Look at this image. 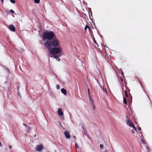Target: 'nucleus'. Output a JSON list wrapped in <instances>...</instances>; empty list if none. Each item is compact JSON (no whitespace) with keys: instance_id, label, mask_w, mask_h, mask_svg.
Listing matches in <instances>:
<instances>
[{"instance_id":"f257e3e1","label":"nucleus","mask_w":152,"mask_h":152,"mask_svg":"<svg viewBox=\"0 0 152 152\" xmlns=\"http://www.w3.org/2000/svg\"><path fill=\"white\" fill-rule=\"evenodd\" d=\"M60 43L59 40L56 37L51 40H47L45 43V47L48 49L52 48V46L56 47L59 46Z\"/></svg>"},{"instance_id":"f03ea898","label":"nucleus","mask_w":152,"mask_h":152,"mask_svg":"<svg viewBox=\"0 0 152 152\" xmlns=\"http://www.w3.org/2000/svg\"><path fill=\"white\" fill-rule=\"evenodd\" d=\"M56 37V36L53 32L46 31L43 34L42 39L43 40L47 39L48 40H51Z\"/></svg>"},{"instance_id":"7ed1b4c3","label":"nucleus","mask_w":152,"mask_h":152,"mask_svg":"<svg viewBox=\"0 0 152 152\" xmlns=\"http://www.w3.org/2000/svg\"><path fill=\"white\" fill-rule=\"evenodd\" d=\"M126 88V90L125 91V97L124 98L123 102L124 103L126 104L127 103V100L128 102L130 103L132 102V98L129 93L130 89L127 87Z\"/></svg>"},{"instance_id":"20e7f679","label":"nucleus","mask_w":152,"mask_h":152,"mask_svg":"<svg viewBox=\"0 0 152 152\" xmlns=\"http://www.w3.org/2000/svg\"><path fill=\"white\" fill-rule=\"evenodd\" d=\"M48 50H49L50 53L52 56L56 55L60 53L62 50V49L61 47L52 48Z\"/></svg>"},{"instance_id":"39448f33","label":"nucleus","mask_w":152,"mask_h":152,"mask_svg":"<svg viewBox=\"0 0 152 152\" xmlns=\"http://www.w3.org/2000/svg\"><path fill=\"white\" fill-rule=\"evenodd\" d=\"M126 124L129 126L130 127H133L135 131H137V130L135 128V127L134 126L133 123H132L131 120L129 119H127V121L126 122Z\"/></svg>"},{"instance_id":"423d86ee","label":"nucleus","mask_w":152,"mask_h":152,"mask_svg":"<svg viewBox=\"0 0 152 152\" xmlns=\"http://www.w3.org/2000/svg\"><path fill=\"white\" fill-rule=\"evenodd\" d=\"M43 146L42 144L37 145L35 148V150L37 151L41 152L43 149Z\"/></svg>"},{"instance_id":"0eeeda50","label":"nucleus","mask_w":152,"mask_h":152,"mask_svg":"<svg viewBox=\"0 0 152 152\" xmlns=\"http://www.w3.org/2000/svg\"><path fill=\"white\" fill-rule=\"evenodd\" d=\"M64 134L67 139H69L70 137V135L68 131H65L64 132Z\"/></svg>"},{"instance_id":"6e6552de","label":"nucleus","mask_w":152,"mask_h":152,"mask_svg":"<svg viewBox=\"0 0 152 152\" xmlns=\"http://www.w3.org/2000/svg\"><path fill=\"white\" fill-rule=\"evenodd\" d=\"M58 113L60 116H62L64 115V113L62 111V109L59 108L58 110Z\"/></svg>"},{"instance_id":"1a4fd4ad","label":"nucleus","mask_w":152,"mask_h":152,"mask_svg":"<svg viewBox=\"0 0 152 152\" xmlns=\"http://www.w3.org/2000/svg\"><path fill=\"white\" fill-rule=\"evenodd\" d=\"M50 57H53L54 58H55L56 60L58 61H60V59L59 58V57L57 56L56 55H53V56H50Z\"/></svg>"},{"instance_id":"9d476101","label":"nucleus","mask_w":152,"mask_h":152,"mask_svg":"<svg viewBox=\"0 0 152 152\" xmlns=\"http://www.w3.org/2000/svg\"><path fill=\"white\" fill-rule=\"evenodd\" d=\"M10 28L13 31H14L15 30V28L14 26L12 25H10L9 26Z\"/></svg>"},{"instance_id":"9b49d317","label":"nucleus","mask_w":152,"mask_h":152,"mask_svg":"<svg viewBox=\"0 0 152 152\" xmlns=\"http://www.w3.org/2000/svg\"><path fill=\"white\" fill-rule=\"evenodd\" d=\"M61 91L62 93H63L65 95L66 94L67 91L64 88H62L61 89Z\"/></svg>"},{"instance_id":"f8f14e48","label":"nucleus","mask_w":152,"mask_h":152,"mask_svg":"<svg viewBox=\"0 0 152 152\" xmlns=\"http://www.w3.org/2000/svg\"><path fill=\"white\" fill-rule=\"evenodd\" d=\"M101 87V88L102 90L104 92H105L106 93H107V91L106 88H104V86H100Z\"/></svg>"},{"instance_id":"ddd939ff","label":"nucleus","mask_w":152,"mask_h":152,"mask_svg":"<svg viewBox=\"0 0 152 152\" xmlns=\"http://www.w3.org/2000/svg\"><path fill=\"white\" fill-rule=\"evenodd\" d=\"M89 97V100L91 102V104H93V103H94V102L92 99L91 97Z\"/></svg>"},{"instance_id":"4468645a","label":"nucleus","mask_w":152,"mask_h":152,"mask_svg":"<svg viewBox=\"0 0 152 152\" xmlns=\"http://www.w3.org/2000/svg\"><path fill=\"white\" fill-rule=\"evenodd\" d=\"M87 28H88V29L90 31L91 29L90 28V27L87 25L86 26H85L84 29L85 31H86L87 29Z\"/></svg>"},{"instance_id":"2eb2a0df","label":"nucleus","mask_w":152,"mask_h":152,"mask_svg":"<svg viewBox=\"0 0 152 152\" xmlns=\"http://www.w3.org/2000/svg\"><path fill=\"white\" fill-rule=\"evenodd\" d=\"M34 2L37 4L39 3L40 2V0H34Z\"/></svg>"},{"instance_id":"dca6fc26","label":"nucleus","mask_w":152,"mask_h":152,"mask_svg":"<svg viewBox=\"0 0 152 152\" xmlns=\"http://www.w3.org/2000/svg\"><path fill=\"white\" fill-rule=\"evenodd\" d=\"M92 106L93 107V109L95 110V106L94 104V103H93V104H91Z\"/></svg>"},{"instance_id":"f3484780","label":"nucleus","mask_w":152,"mask_h":152,"mask_svg":"<svg viewBox=\"0 0 152 152\" xmlns=\"http://www.w3.org/2000/svg\"><path fill=\"white\" fill-rule=\"evenodd\" d=\"M141 142L143 144H145L146 143L145 141L143 139L141 140Z\"/></svg>"},{"instance_id":"a211bd4d","label":"nucleus","mask_w":152,"mask_h":152,"mask_svg":"<svg viewBox=\"0 0 152 152\" xmlns=\"http://www.w3.org/2000/svg\"><path fill=\"white\" fill-rule=\"evenodd\" d=\"M10 1L13 4H15V0H10Z\"/></svg>"},{"instance_id":"6ab92c4d","label":"nucleus","mask_w":152,"mask_h":152,"mask_svg":"<svg viewBox=\"0 0 152 152\" xmlns=\"http://www.w3.org/2000/svg\"><path fill=\"white\" fill-rule=\"evenodd\" d=\"M17 90L18 91H19V88H20V86L19 84V83H18L17 84Z\"/></svg>"},{"instance_id":"aec40b11","label":"nucleus","mask_w":152,"mask_h":152,"mask_svg":"<svg viewBox=\"0 0 152 152\" xmlns=\"http://www.w3.org/2000/svg\"><path fill=\"white\" fill-rule=\"evenodd\" d=\"M56 88L57 89H59L60 88V86L59 85H57L56 86Z\"/></svg>"},{"instance_id":"412c9836","label":"nucleus","mask_w":152,"mask_h":152,"mask_svg":"<svg viewBox=\"0 0 152 152\" xmlns=\"http://www.w3.org/2000/svg\"><path fill=\"white\" fill-rule=\"evenodd\" d=\"M75 147L76 149L79 148V147L77 143L75 144Z\"/></svg>"},{"instance_id":"4be33fe9","label":"nucleus","mask_w":152,"mask_h":152,"mask_svg":"<svg viewBox=\"0 0 152 152\" xmlns=\"http://www.w3.org/2000/svg\"><path fill=\"white\" fill-rule=\"evenodd\" d=\"M88 94L89 96H90V90H89V88H88Z\"/></svg>"},{"instance_id":"5701e85b","label":"nucleus","mask_w":152,"mask_h":152,"mask_svg":"<svg viewBox=\"0 0 152 152\" xmlns=\"http://www.w3.org/2000/svg\"><path fill=\"white\" fill-rule=\"evenodd\" d=\"M100 147L101 149H103V145L101 144L100 145Z\"/></svg>"},{"instance_id":"b1692460","label":"nucleus","mask_w":152,"mask_h":152,"mask_svg":"<svg viewBox=\"0 0 152 152\" xmlns=\"http://www.w3.org/2000/svg\"><path fill=\"white\" fill-rule=\"evenodd\" d=\"M129 110H130V111L131 112H129V115H131V114H132V112L131 110V108H130V109H129Z\"/></svg>"},{"instance_id":"393cba45","label":"nucleus","mask_w":152,"mask_h":152,"mask_svg":"<svg viewBox=\"0 0 152 152\" xmlns=\"http://www.w3.org/2000/svg\"><path fill=\"white\" fill-rule=\"evenodd\" d=\"M10 11L12 13H15L14 11L12 10H11Z\"/></svg>"},{"instance_id":"a878e982","label":"nucleus","mask_w":152,"mask_h":152,"mask_svg":"<svg viewBox=\"0 0 152 152\" xmlns=\"http://www.w3.org/2000/svg\"><path fill=\"white\" fill-rule=\"evenodd\" d=\"M94 42L95 44H96L97 45V46H98V45L97 44L96 41L94 39Z\"/></svg>"},{"instance_id":"bb28decb","label":"nucleus","mask_w":152,"mask_h":152,"mask_svg":"<svg viewBox=\"0 0 152 152\" xmlns=\"http://www.w3.org/2000/svg\"><path fill=\"white\" fill-rule=\"evenodd\" d=\"M23 125L25 126L26 127H27L28 126L26 124H23Z\"/></svg>"},{"instance_id":"cd10ccee","label":"nucleus","mask_w":152,"mask_h":152,"mask_svg":"<svg viewBox=\"0 0 152 152\" xmlns=\"http://www.w3.org/2000/svg\"><path fill=\"white\" fill-rule=\"evenodd\" d=\"M141 128H140V127H139L138 128V129L139 131H140L141 130Z\"/></svg>"},{"instance_id":"c85d7f7f","label":"nucleus","mask_w":152,"mask_h":152,"mask_svg":"<svg viewBox=\"0 0 152 152\" xmlns=\"http://www.w3.org/2000/svg\"><path fill=\"white\" fill-rule=\"evenodd\" d=\"M17 94H18V96H20V94L19 93V92H18H18Z\"/></svg>"},{"instance_id":"c756f323","label":"nucleus","mask_w":152,"mask_h":152,"mask_svg":"<svg viewBox=\"0 0 152 152\" xmlns=\"http://www.w3.org/2000/svg\"><path fill=\"white\" fill-rule=\"evenodd\" d=\"M120 78H121V81H123V78H122V77H121Z\"/></svg>"},{"instance_id":"7c9ffc66","label":"nucleus","mask_w":152,"mask_h":152,"mask_svg":"<svg viewBox=\"0 0 152 152\" xmlns=\"http://www.w3.org/2000/svg\"><path fill=\"white\" fill-rule=\"evenodd\" d=\"M4 0H1V2H2V3L3 4L4 3Z\"/></svg>"},{"instance_id":"2f4dec72","label":"nucleus","mask_w":152,"mask_h":152,"mask_svg":"<svg viewBox=\"0 0 152 152\" xmlns=\"http://www.w3.org/2000/svg\"><path fill=\"white\" fill-rule=\"evenodd\" d=\"M9 148L10 149H11L12 148V146H10V145L9 146Z\"/></svg>"},{"instance_id":"473e14b6","label":"nucleus","mask_w":152,"mask_h":152,"mask_svg":"<svg viewBox=\"0 0 152 152\" xmlns=\"http://www.w3.org/2000/svg\"><path fill=\"white\" fill-rule=\"evenodd\" d=\"M28 128L29 129H31V128L30 127H29V126L28 127Z\"/></svg>"},{"instance_id":"72a5a7b5","label":"nucleus","mask_w":152,"mask_h":152,"mask_svg":"<svg viewBox=\"0 0 152 152\" xmlns=\"http://www.w3.org/2000/svg\"><path fill=\"white\" fill-rule=\"evenodd\" d=\"M74 138L75 139H76V137H75V136L74 137Z\"/></svg>"},{"instance_id":"f704fd0d","label":"nucleus","mask_w":152,"mask_h":152,"mask_svg":"<svg viewBox=\"0 0 152 152\" xmlns=\"http://www.w3.org/2000/svg\"><path fill=\"white\" fill-rule=\"evenodd\" d=\"M132 133H134V130H132Z\"/></svg>"},{"instance_id":"c9c22d12","label":"nucleus","mask_w":152,"mask_h":152,"mask_svg":"<svg viewBox=\"0 0 152 152\" xmlns=\"http://www.w3.org/2000/svg\"><path fill=\"white\" fill-rule=\"evenodd\" d=\"M104 152H107V150H105V151H104Z\"/></svg>"},{"instance_id":"e433bc0d","label":"nucleus","mask_w":152,"mask_h":152,"mask_svg":"<svg viewBox=\"0 0 152 152\" xmlns=\"http://www.w3.org/2000/svg\"><path fill=\"white\" fill-rule=\"evenodd\" d=\"M83 129H84V126H83Z\"/></svg>"},{"instance_id":"4c0bfd02","label":"nucleus","mask_w":152,"mask_h":152,"mask_svg":"<svg viewBox=\"0 0 152 152\" xmlns=\"http://www.w3.org/2000/svg\"><path fill=\"white\" fill-rule=\"evenodd\" d=\"M122 74H124V73H123V72H122Z\"/></svg>"}]
</instances>
